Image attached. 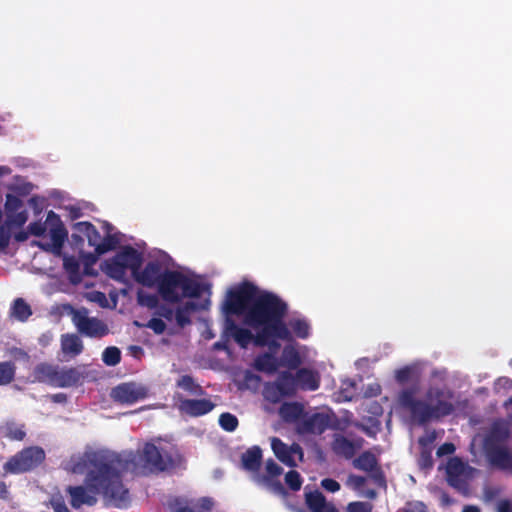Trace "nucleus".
Returning a JSON list of instances; mask_svg holds the SVG:
<instances>
[{"mask_svg": "<svg viewBox=\"0 0 512 512\" xmlns=\"http://www.w3.org/2000/svg\"><path fill=\"white\" fill-rule=\"evenodd\" d=\"M288 303L271 291L262 290L250 281H243L228 291L224 310L228 315L241 316L243 323L256 331L238 326L233 320H227L226 331L242 348L251 342L258 347L267 346L278 351L279 340L291 341L292 335L284 319L288 313Z\"/></svg>", "mask_w": 512, "mask_h": 512, "instance_id": "f257e3e1", "label": "nucleus"}, {"mask_svg": "<svg viewBox=\"0 0 512 512\" xmlns=\"http://www.w3.org/2000/svg\"><path fill=\"white\" fill-rule=\"evenodd\" d=\"M72 473L85 476V486H68L66 493L70 496V505L74 509L82 506H94L97 495L116 507L127 508L131 502L129 490L124 486L122 476L116 466V459L100 452H86L82 456H73L69 461Z\"/></svg>", "mask_w": 512, "mask_h": 512, "instance_id": "f03ea898", "label": "nucleus"}, {"mask_svg": "<svg viewBox=\"0 0 512 512\" xmlns=\"http://www.w3.org/2000/svg\"><path fill=\"white\" fill-rule=\"evenodd\" d=\"M135 281L144 287L156 288L161 299L167 303H178L182 299L199 298L204 285L177 270L165 268L158 260L146 263L137 271Z\"/></svg>", "mask_w": 512, "mask_h": 512, "instance_id": "7ed1b4c3", "label": "nucleus"}, {"mask_svg": "<svg viewBox=\"0 0 512 512\" xmlns=\"http://www.w3.org/2000/svg\"><path fill=\"white\" fill-rule=\"evenodd\" d=\"M455 394L447 387L431 386L425 393V400L416 399L414 391L403 390L399 395L400 405L409 411L412 420L420 426L438 421L454 413Z\"/></svg>", "mask_w": 512, "mask_h": 512, "instance_id": "20e7f679", "label": "nucleus"}, {"mask_svg": "<svg viewBox=\"0 0 512 512\" xmlns=\"http://www.w3.org/2000/svg\"><path fill=\"white\" fill-rule=\"evenodd\" d=\"M136 464L141 465L150 472H164L181 467L184 457L175 449L166 451L159 449L155 444L147 442L138 451L134 459Z\"/></svg>", "mask_w": 512, "mask_h": 512, "instance_id": "39448f33", "label": "nucleus"}, {"mask_svg": "<svg viewBox=\"0 0 512 512\" xmlns=\"http://www.w3.org/2000/svg\"><path fill=\"white\" fill-rule=\"evenodd\" d=\"M508 433L493 426L483 441V448L490 463L503 470H512V453L503 445Z\"/></svg>", "mask_w": 512, "mask_h": 512, "instance_id": "423d86ee", "label": "nucleus"}, {"mask_svg": "<svg viewBox=\"0 0 512 512\" xmlns=\"http://www.w3.org/2000/svg\"><path fill=\"white\" fill-rule=\"evenodd\" d=\"M45 451L39 446H30L17 452L3 465L6 474H23L34 470L45 460Z\"/></svg>", "mask_w": 512, "mask_h": 512, "instance_id": "0eeeda50", "label": "nucleus"}, {"mask_svg": "<svg viewBox=\"0 0 512 512\" xmlns=\"http://www.w3.org/2000/svg\"><path fill=\"white\" fill-rule=\"evenodd\" d=\"M71 316L74 325L82 335L102 338L109 333L108 326L96 317H88V310L85 308L72 309Z\"/></svg>", "mask_w": 512, "mask_h": 512, "instance_id": "6e6552de", "label": "nucleus"}, {"mask_svg": "<svg viewBox=\"0 0 512 512\" xmlns=\"http://www.w3.org/2000/svg\"><path fill=\"white\" fill-rule=\"evenodd\" d=\"M46 223L49 227L52 243L33 241L32 245L37 246L46 252H60L68 238V231L61 221L60 216L52 210L47 213Z\"/></svg>", "mask_w": 512, "mask_h": 512, "instance_id": "1a4fd4ad", "label": "nucleus"}, {"mask_svg": "<svg viewBox=\"0 0 512 512\" xmlns=\"http://www.w3.org/2000/svg\"><path fill=\"white\" fill-rule=\"evenodd\" d=\"M466 465L457 458H451L446 466V480L447 483L461 493L468 491V482L466 479Z\"/></svg>", "mask_w": 512, "mask_h": 512, "instance_id": "9d476101", "label": "nucleus"}, {"mask_svg": "<svg viewBox=\"0 0 512 512\" xmlns=\"http://www.w3.org/2000/svg\"><path fill=\"white\" fill-rule=\"evenodd\" d=\"M353 466L356 469L370 473L371 478L376 484H385L384 473L378 464L376 456L371 451L362 452L356 459H354Z\"/></svg>", "mask_w": 512, "mask_h": 512, "instance_id": "9b49d317", "label": "nucleus"}, {"mask_svg": "<svg viewBox=\"0 0 512 512\" xmlns=\"http://www.w3.org/2000/svg\"><path fill=\"white\" fill-rule=\"evenodd\" d=\"M265 474H256L254 481L258 485H262L270 488L276 493H284V487L282 483L276 479L283 473V469L273 459H268L265 464Z\"/></svg>", "mask_w": 512, "mask_h": 512, "instance_id": "f8f14e48", "label": "nucleus"}, {"mask_svg": "<svg viewBox=\"0 0 512 512\" xmlns=\"http://www.w3.org/2000/svg\"><path fill=\"white\" fill-rule=\"evenodd\" d=\"M271 448L278 460L289 467L296 466L294 455H298L300 460L303 458L302 447L297 443L288 446L280 438L273 437Z\"/></svg>", "mask_w": 512, "mask_h": 512, "instance_id": "ddd939ff", "label": "nucleus"}, {"mask_svg": "<svg viewBox=\"0 0 512 512\" xmlns=\"http://www.w3.org/2000/svg\"><path fill=\"white\" fill-rule=\"evenodd\" d=\"M146 389L135 383H123L112 390V397L122 404H133L146 397Z\"/></svg>", "mask_w": 512, "mask_h": 512, "instance_id": "4468645a", "label": "nucleus"}, {"mask_svg": "<svg viewBox=\"0 0 512 512\" xmlns=\"http://www.w3.org/2000/svg\"><path fill=\"white\" fill-rule=\"evenodd\" d=\"M216 404L210 399H182L179 403L181 413L191 417H200L210 413Z\"/></svg>", "mask_w": 512, "mask_h": 512, "instance_id": "2eb2a0df", "label": "nucleus"}, {"mask_svg": "<svg viewBox=\"0 0 512 512\" xmlns=\"http://www.w3.org/2000/svg\"><path fill=\"white\" fill-rule=\"evenodd\" d=\"M212 506L213 501L208 497H203L197 500L175 498L170 503V507L173 512H210Z\"/></svg>", "mask_w": 512, "mask_h": 512, "instance_id": "dca6fc26", "label": "nucleus"}, {"mask_svg": "<svg viewBox=\"0 0 512 512\" xmlns=\"http://www.w3.org/2000/svg\"><path fill=\"white\" fill-rule=\"evenodd\" d=\"M175 309V321L180 328H184L192 323L191 316L195 312L206 309V305L195 302L193 300L183 301L177 303Z\"/></svg>", "mask_w": 512, "mask_h": 512, "instance_id": "f3484780", "label": "nucleus"}, {"mask_svg": "<svg viewBox=\"0 0 512 512\" xmlns=\"http://www.w3.org/2000/svg\"><path fill=\"white\" fill-rule=\"evenodd\" d=\"M117 260L124 266L126 270H130L133 278L142 265V255L132 246L123 247L115 255Z\"/></svg>", "mask_w": 512, "mask_h": 512, "instance_id": "a211bd4d", "label": "nucleus"}, {"mask_svg": "<svg viewBox=\"0 0 512 512\" xmlns=\"http://www.w3.org/2000/svg\"><path fill=\"white\" fill-rule=\"evenodd\" d=\"M305 501L311 512H339L335 505L327 502L325 496L318 490L306 493Z\"/></svg>", "mask_w": 512, "mask_h": 512, "instance_id": "6ab92c4d", "label": "nucleus"}, {"mask_svg": "<svg viewBox=\"0 0 512 512\" xmlns=\"http://www.w3.org/2000/svg\"><path fill=\"white\" fill-rule=\"evenodd\" d=\"M61 351L65 356L75 358L84 350V344L81 338L75 333H66L61 335Z\"/></svg>", "mask_w": 512, "mask_h": 512, "instance_id": "aec40b11", "label": "nucleus"}, {"mask_svg": "<svg viewBox=\"0 0 512 512\" xmlns=\"http://www.w3.org/2000/svg\"><path fill=\"white\" fill-rule=\"evenodd\" d=\"M296 384L303 390L315 391L320 386V378L316 371L308 368H300L294 375Z\"/></svg>", "mask_w": 512, "mask_h": 512, "instance_id": "412c9836", "label": "nucleus"}, {"mask_svg": "<svg viewBox=\"0 0 512 512\" xmlns=\"http://www.w3.org/2000/svg\"><path fill=\"white\" fill-rule=\"evenodd\" d=\"M59 367L49 363H40L34 368V377L38 382L56 387Z\"/></svg>", "mask_w": 512, "mask_h": 512, "instance_id": "4be33fe9", "label": "nucleus"}, {"mask_svg": "<svg viewBox=\"0 0 512 512\" xmlns=\"http://www.w3.org/2000/svg\"><path fill=\"white\" fill-rule=\"evenodd\" d=\"M83 372L77 367L59 368L56 387L66 388L78 385L83 379Z\"/></svg>", "mask_w": 512, "mask_h": 512, "instance_id": "5701e85b", "label": "nucleus"}, {"mask_svg": "<svg viewBox=\"0 0 512 512\" xmlns=\"http://www.w3.org/2000/svg\"><path fill=\"white\" fill-rule=\"evenodd\" d=\"M276 352L277 351L270 350V352L258 355L254 360V368L257 371L268 374L275 373L280 366L278 358L274 355Z\"/></svg>", "mask_w": 512, "mask_h": 512, "instance_id": "b1692460", "label": "nucleus"}, {"mask_svg": "<svg viewBox=\"0 0 512 512\" xmlns=\"http://www.w3.org/2000/svg\"><path fill=\"white\" fill-rule=\"evenodd\" d=\"M242 466L250 472H258L262 463V450L259 446H253L241 456Z\"/></svg>", "mask_w": 512, "mask_h": 512, "instance_id": "393cba45", "label": "nucleus"}, {"mask_svg": "<svg viewBox=\"0 0 512 512\" xmlns=\"http://www.w3.org/2000/svg\"><path fill=\"white\" fill-rule=\"evenodd\" d=\"M328 425L329 418L323 413H315L303 423L304 430L313 434H322L327 429Z\"/></svg>", "mask_w": 512, "mask_h": 512, "instance_id": "a878e982", "label": "nucleus"}, {"mask_svg": "<svg viewBox=\"0 0 512 512\" xmlns=\"http://www.w3.org/2000/svg\"><path fill=\"white\" fill-rule=\"evenodd\" d=\"M332 450L335 454L350 459L356 452V446L353 441L343 435H336L332 442Z\"/></svg>", "mask_w": 512, "mask_h": 512, "instance_id": "bb28decb", "label": "nucleus"}, {"mask_svg": "<svg viewBox=\"0 0 512 512\" xmlns=\"http://www.w3.org/2000/svg\"><path fill=\"white\" fill-rule=\"evenodd\" d=\"M73 229L85 235L89 245L93 246L95 249L97 248V245H100L101 235L92 223L88 221L77 222L73 225Z\"/></svg>", "mask_w": 512, "mask_h": 512, "instance_id": "cd10ccee", "label": "nucleus"}, {"mask_svg": "<svg viewBox=\"0 0 512 512\" xmlns=\"http://www.w3.org/2000/svg\"><path fill=\"white\" fill-rule=\"evenodd\" d=\"M278 391H281L285 397H291L296 393V379L291 372L283 371L275 381Z\"/></svg>", "mask_w": 512, "mask_h": 512, "instance_id": "c85d7f7f", "label": "nucleus"}, {"mask_svg": "<svg viewBox=\"0 0 512 512\" xmlns=\"http://www.w3.org/2000/svg\"><path fill=\"white\" fill-rule=\"evenodd\" d=\"M285 324L292 336L299 339H307L310 336V324L305 318L294 317Z\"/></svg>", "mask_w": 512, "mask_h": 512, "instance_id": "c756f323", "label": "nucleus"}, {"mask_svg": "<svg viewBox=\"0 0 512 512\" xmlns=\"http://www.w3.org/2000/svg\"><path fill=\"white\" fill-rule=\"evenodd\" d=\"M105 273L112 279L124 282L127 270L114 256L105 262Z\"/></svg>", "mask_w": 512, "mask_h": 512, "instance_id": "7c9ffc66", "label": "nucleus"}, {"mask_svg": "<svg viewBox=\"0 0 512 512\" xmlns=\"http://www.w3.org/2000/svg\"><path fill=\"white\" fill-rule=\"evenodd\" d=\"M176 386L189 392L192 395L203 396L206 394V391L203 389V387L196 383L193 377L190 375L181 376L177 380Z\"/></svg>", "mask_w": 512, "mask_h": 512, "instance_id": "2f4dec72", "label": "nucleus"}, {"mask_svg": "<svg viewBox=\"0 0 512 512\" xmlns=\"http://www.w3.org/2000/svg\"><path fill=\"white\" fill-rule=\"evenodd\" d=\"M281 416L287 421H295L303 413V406L297 402L284 403L280 407Z\"/></svg>", "mask_w": 512, "mask_h": 512, "instance_id": "473e14b6", "label": "nucleus"}, {"mask_svg": "<svg viewBox=\"0 0 512 512\" xmlns=\"http://www.w3.org/2000/svg\"><path fill=\"white\" fill-rule=\"evenodd\" d=\"M16 375V365L12 361L0 362V386L12 383Z\"/></svg>", "mask_w": 512, "mask_h": 512, "instance_id": "72a5a7b5", "label": "nucleus"}, {"mask_svg": "<svg viewBox=\"0 0 512 512\" xmlns=\"http://www.w3.org/2000/svg\"><path fill=\"white\" fill-rule=\"evenodd\" d=\"M12 315L19 321H26L31 315V307L22 298H17L12 305Z\"/></svg>", "mask_w": 512, "mask_h": 512, "instance_id": "f704fd0d", "label": "nucleus"}, {"mask_svg": "<svg viewBox=\"0 0 512 512\" xmlns=\"http://www.w3.org/2000/svg\"><path fill=\"white\" fill-rule=\"evenodd\" d=\"M301 364V357L296 349L293 347H286L282 354L281 365L289 368L296 369Z\"/></svg>", "mask_w": 512, "mask_h": 512, "instance_id": "c9c22d12", "label": "nucleus"}, {"mask_svg": "<svg viewBox=\"0 0 512 512\" xmlns=\"http://www.w3.org/2000/svg\"><path fill=\"white\" fill-rule=\"evenodd\" d=\"M102 361L107 366H116L121 361V351L115 346L105 348L102 353Z\"/></svg>", "mask_w": 512, "mask_h": 512, "instance_id": "e433bc0d", "label": "nucleus"}, {"mask_svg": "<svg viewBox=\"0 0 512 512\" xmlns=\"http://www.w3.org/2000/svg\"><path fill=\"white\" fill-rule=\"evenodd\" d=\"M28 219V213L26 210H20L6 215L5 224L11 229V227H21Z\"/></svg>", "mask_w": 512, "mask_h": 512, "instance_id": "4c0bfd02", "label": "nucleus"}, {"mask_svg": "<svg viewBox=\"0 0 512 512\" xmlns=\"http://www.w3.org/2000/svg\"><path fill=\"white\" fill-rule=\"evenodd\" d=\"M159 294H150L139 291L137 293V302L140 306L148 309H156L159 306Z\"/></svg>", "mask_w": 512, "mask_h": 512, "instance_id": "58836bf2", "label": "nucleus"}, {"mask_svg": "<svg viewBox=\"0 0 512 512\" xmlns=\"http://www.w3.org/2000/svg\"><path fill=\"white\" fill-rule=\"evenodd\" d=\"M238 424L239 422L237 417L229 412L222 413L219 417L220 427L227 432L235 431Z\"/></svg>", "mask_w": 512, "mask_h": 512, "instance_id": "ea45409f", "label": "nucleus"}, {"mask_svg": "<svg viewBox=\"0 0 512 512\" xmlns=\"http://www.w3.org/2000/svg\"><path fill=\"white\" fill-rule=\"evenodd\" d=\"M277 385L275 382L268 383L264 387V397L271 403H278L283 398H285L284 394L281 391H278Z\"/></svg>", "mask_w": 512, "mask_h": 512, "instance_id": "a19ab883", "label": "nucleus"}, {"mask_svg": "<svg viewBox=\"0 0 512 512\" xmlns=\"http://www.w3.org/2000/svg\"><path fill=\"white\" fill-rule=\"evenodd\" d=\"M285 483L292 491H299L303 480L299 472L296 470H290L285 475Z\"/></svg>", "mask_w": 512, "mask_h": 512, "instance_id": "79ce46f5", "label": "nucleus"}, {"mask_svg": "<svg viewBox=\"0 0 512 512\" xmlns=\"http://www.w3.org/2000/svg\"><path fill=\"white\" fill-rule=\"evenodd\" d=\"M418 466L422 470H430L434 465L432 451L429 448H422L418 457Z\"/></svg>", "mask_w": 512, "mask_h": 512, "instance_id": "37998d69", "label": "nucleus"}, {"mask_svg": "<svg viewBox=\"0 0 512 512\" xmlns=\"http://www.w3.org/2000/svg\"><path fill=\"white\" fill-rule=\"evenodd\" d=\"M22 200L13 194H7L5 202L6 215L23 210Z\"/></svg>", "mask_w": 512, "mask_h": 512, "instance_id": "c03bdc74", "label": "nucleus"}, {"mask_svg": "<svg viewBox=\"0 0 512 512\" xmlns=\"http://www.w3.org/2000/svg\"><path fill=\"white\" fill-rule=\"evenodd\" d=\"M118 244V239L114 235H107L100 243V245H97L96 253L101 255L104 254L110 250L115 249L116 245Z\"/></svg>", "mask_w": 512, "mask_h": 512, "instance_id": "a18cd8bd", "label": "nucleus"}, {"mask_svg": "<svg viewBox=\"0 0 512 512\" xmlns=\"http://www.w3.org/2000/svg\"><path fill=\"white\" fill-rule=\"evenodd\" d=\"M63 267L71 277H73L74 275L79 276L80 265L75 257L65 256L63 259Z\"/></svg>", "mask_w": 512, "mask_h": 512, "instance_id": "49530a36", "label": "nucleus"}, {"mask_svg": "<svg viewBox=\"0 0 512 512\" xmlns=\"http://www.w3.org/2000/svg\"><path fill=\"white\" fill-rule=\"evenodd\" d=\"M145 326L157 335L163 334L166 330L165 322L159 317L151 318Z\"/></svg>", "mask_w": 512, "mask_h": 512, "instance_id": "de8ad7c7", "label": "nucleus"}, {"mask_svg": "<svg viewBox=\"0 0 512 512\" xmlns=\"http://www.w3.org/2000/svg\"><path fill=\"white\" fill-rule=\"evenodd\" d=\"M155 315L159 318H164L167 321H172L175 319V310L166 304H159L156 308Z\"/></svg>", "mask_w": 512, "mask_h": 512, "instance_id": "09e8293b", "label": "nucleus"}, {"mask_svg": "<svg viewBox=\"0 0 512 512\" xmlns=\"http://www.w3.org/2000/svg\"><path fill=\"white\" fill-rule=\"evenodd\" d=\"M26 436V432L23 427L19 426H9L6 429V437L11 440L22 441Z\"/></svg>", "mask_w": 512, "mask_h": 512, "instance_id": "8fccbe9b", "label": "nucleus"}, {"mask_svg": "<svg viewBox=\"0 0 512 512\" xmlns=\"http://www.w3.org/2000/svg\"><path fill=\"white\" fill-rule=\"evenodd\" d=\"M348 512H372V506L367 502L355 501L347 506Z\"/></svg>", "mask_w": 512, "mask_h": 512, "instance_id": "3c124183", "label": "nucleus"}, {"mask_svg": "<svg viewBox=\"0 0 512 512\" xmlns=\"http://www.w3.org/2000/svg\"><path fill=\"white\" fill-rule=\"evenodd\" d=\"M11 238V229L4 223L0 226V250L8 247Z\"/></svg>", "mask_w": 512, "mask_h": 512, "instance_id": "603ef678", "label": "nucleus"}, {"mask_svg": "<svg viewBox=\"0 0 512 512\" xmlns=\"http://www.w3.org/2000/svg\"><path fill=\"white\" fill-rule=\"evenodd\" d=\"M46 225H47L46 222L45 223H42L41 221L31 222L28 225V232L31 235H34L37 237L43 236L46 231Z\"/></svg>", "mask_w": 512, "mask_h": 512, "instance_id": "864d4df0", "label": "nucleus"}, {"mask_svg": "<svg viewBox=\"0 0 512 512\" xmlns=\"http://www.w3.org/2000/svg\"><path fill=\"white\" fill-rule=\"evenodd\" d=\"M404 512H428L426 505L420 501L408 502Z\"/></svg>", "mask_w": 512, "mask_h": 512, "instance_id": "5fc2aeb1", "label": "nucleus"}, {"mask_svg": "<svg viewBox=\"0 0 512 512\" xmlns=\"http://www.w3.org/2000/svg\"><path fill=\"white\" fill-rule=\"evenodd\" d=\"M321 486L329 492L335 493L340 490V484L332 479V478H325L321 481Z\"/></svg>", "mask_w": 512, "mask_h": 512, "instance_id": "6e6d98bb", "label": "nucleus"}, {"mask_svg": "<svg viewBox=\"0 0 512 512\" xmlns=\"http://www.w3.org/2000/svg\"><path fill=\"white\" fill-rule=\"evenodd\" d=\"M454 451H455L454 444L451 442H446L438 447L437 455L439 457L444 456V455H450V454L454 453Z\"/></svg>", "mask_w": 512, "mask_h": 512, "instance_id": "4d7b16f0", "label": "nucleus"}, {"mask_svg": "<svg viewBox=\"0 0 512 512\" xmlns=\"http://www.w3.org/2000/svg\"><path fill=\"white\" fill-rule=\"evenodd\" d=\"M435 492L439 495L441 505L450 506L453 504L454 500L449 496V494L446 491L435 488Z\"/></svg>", "mask_w": 512, "mask_h": 512, "instance_id": "13d9d810", "label": "nucleus"}, {"mask_svg": "<svg viewBox=\"0 0 512 512\" xmlns=\"http://www.w3.org/2000/svg\"><path fill=\"white\" fill-rule=\"evenodd\" d=\"M411 376V370L408 367L401 368L396 372V379L398 382H406Z\"/></svg>", "mask_w": 512, "mask_h": 512, "instance_id": "bf43d9fd", "label": "nucleus"}, {"mask_svg": "<svg viewBox=\"0 0 512 512\" xmlns=\"http://www.w3.org/2000/svg\"><path fill=\"white\" fill-rule=\"evenodd\" d=\"M349 482L357 489L361 488L362 486H364V484L366 483V478L364 476H360V475H354V474H351L349 476Z\"/></svg>", "mask_w": 512, "mask_h": 512, "instance_id": "052dcab7", "label": "nucleus"}, {"mask_svg": "<svg viewBox=\"0 0 512 512\" xmlns=\"http://www.w3.org/2000/svg\"><path fill=\"white\" fill-rule=\"evenodd\" d=\"M497 512H512V504L509 500H501L497 504Z\"/></svg>", "mask_w": 512, "mask_h": 512, "instance_id": "680f3d73", "label": "nucleus"}, {"mask_svg": "<svg viewBox=\"0 0 512 512\" xmlns=\"http://www.w3.org/2000/svg\"><path fill=\"white\" fill-rule=\"evenodd\" d=\"M54 512H70L63 500L52 502Z\"/></svg>", "mask_w": 512, "mask_h": 512, "instance_id": "e2e57ef3", "label": "nucleus"}, {"mask_svg": "<svg viewBox=\"0 0 512 512\" xmlns=\"http://www.w3.org/2000/svg\"><path fill=\"white\" fill-rule=\"evenodd\" d=\"M69 216L72 220H75V219H78L80 217L83 216V212L81 210V208L79 207H75V206H71L69 208Z\"/></svg>", "mask_w": 512, "mask_h": 512, "instance_id": "0e129e2a", "label": "nucleus"}, {"mask_svg": "<svg viewBox=\"0 0 512 512\" xmlns=\"http://www.w3.org/2000/svg\"><path fill=\"white\" fill-rule=\"evenodd\" d=\"M9 498L8 486L5 482L0 481V499L7 500Z\"/></svg>", "mask_w": 512, "mask_h": 512, "instance_id": "69168bd1", "label": "nucleus"}, {"mask_svg": "<svg viewBox=\"0 0 512 512\" xmlns=\"http://www.w3.org/2000/svg\"><path fill=\"white\" fill-rule=\"evenodd\" d=\"M51 399L55 403H64L67 401V395L64 393H57L52 395Z\"/></svg>", "mask_w": 512, "mask_h": 512, "instance_id": "338daca9", "label": "nucleus"}, {"mask_svg": "<svg viewBox=\"0 0 512 512\" xmlns=\"http://www.w3.org/2000/svg\"><path fill=\"white\" fill-rule=\"evenodd\" d=\"M28 233L29 232L19 231L14 235V238L17 242H24L28 239Z\"/></svg>", "mask_w": 512, "mask_h": 512, "instance_id": "774afa93", "label": "nucleus"}]
</instances>
